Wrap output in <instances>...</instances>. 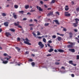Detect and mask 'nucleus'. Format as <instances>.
I'll list each match as a JSON object with an SVG mask.
<instances>
[{"instance_id":"54","label":"nucleus","mask_w":79,"mask_h":79,"mask_svg":"<svg viewBox=\"0 0 79 79\" xmlns=\"http://www.w3.org/2000/svg\"><path fill=\"white\" fill-rule=\"evenodd\" d=\"M18 27H19V28H22V27L20 25H19Z\"/></svg>"},{"instance_id":"15","label":"nucleus","mask_w":79,"mask_h":79,"mask_svg":"<svg viewBox=\"0 0 79 79\" xmlns=\"http://www.w3.org/2000/svg\"><path fill=\"white\" fill-rule=\"evenodd\" d=\"M55 2H56V0H52L50 2L51 4H52L53 3H55Z\"/></svg>"},{"instance_id":"17","label":"nucleus","mask_w":79,"mask_h":79,"mask_svg":"<svg viewBox=\"0 0 79 79\" xmlns=\"http://www.w3.org/2000/svg\"><path fill=\"white\" fill-rule=\"evenodd\" d=\"M57 39H58V41H60V40H61L62 38L58 36L57 38Z\"/></svg>"},{"instance_id":"32","label":"nucleus","mask_w":79,"mask_h":79,"mask_svg":"<svg viewBox=\"0 0 79 79\" xmlns=\"http://www.w3.org/2000/svg\"><path fill=\"white\" fill-rule=\"evenodd\" d=\"M73 24V26L74 27H77V25H76V23H74Z\"/></svg>"},{"instance_id":"58","label":"nucleus","mask_w":79,"mask_h":79,"mask_svg":"<svg viewBox=\"0 0 79 79\" xmlns=\"http://www.w3.org/2000/svg\"><path fill=\"white\" fill-rule=\"evenodd\" d=\"M34 21H35V22H37V20L36 19H34Z\"/></svg>"},{"instance_id":"34","label":"nucleus","mask_w":79,"mask_h":79,"mask_svg":"<svg viewBox=\"0 0 79 79\" xmlns=\"http://www.w3.org/2000/svg\"><path fill=\"white\" fill-rule=\"evenodd\" d=\"M31 65L33 66H34L35 65V63L34 62H32L31 63Z\"/></svg>"},{"instance_id":"57","label":"nucleus","mask_w":79,"mask_h":79,"mask_svg":"<svg viewBox=\"0 0 79 79\" xmlns=\"http://www.w3.org/2000/svg\"><path fill=\"white\" fill-rule=\"evenodd\" d=\"M54 52H55L56 53V52H58V51H57V50H56V49H55L54 50Z\"/></svg>"},{"instance_id":"26","label":"nucleus","mask_w":79,"mask_h":79,"mask_svg":"<svg viewBox=\"0 0 79 79\" xmlns=\"http://www.w3.org/2000/svg\"><path fill=\"white\" fill-rule=\"evenodd\" d=\"M3 56H9L6 53H4Z\"/></svg>"},{"instance_id":"35","label":"nucleus","mask_w":79,"mask_h":79,"mask_svg":"<svg viewBox=\"0 0 79 79\" xmlns=\"http://www.w3.org/2000/svg\"><path fill=\"white\" fill-rule=\"evenodd\" d=\"M56 15H58V16H60V13L58 12H56Z\"/></svg>"},{"instance_id":"27","label":"nucleus","mask_w":79,"mask_h":79,"mask_svg":"<svg viewBox=\"0 0 79 79\" xmlns=\"http://www.w3.org/2000/svg\"><path fill=\"white\" fill-rule=\"evenodd\" d=\"M14 7L15 8H16V9H17L18 8V6L15 5H14Z\"/></svg>"},{"instance_id":"52","label":"nucleus","mask_w":79,"mask_h":79,"mask_svg":"<svg viewBox=\"0 0 79 79\" xmlns=\"http://www.w3.org/2000/svg\"><path fill=\"white\" fill-rule=\"evenodd\" d=\"M61 69H64L65 70V68L64 67H63V66H62L61 68Z\"/></svg>"},{"instance_id":"61","label":"nucleus","mask_w":79,"mask_h":79,"mask_svg":"<svg viewBox=\"0 0 79 79\" xmlns=\"http://www.w3.org/2000/svg\"><path fill=\"white\" fill-rule=\"evenodd\" d=\"M40 3L41 4H43V2L42 1H41Z\"/></svg>"},{"instance_id":"50","label":"nucleus","mask_w":79,"mask_h":79,"mask_svg":"<svg viewBox=\"0 0 79 79\" xmlns=\"http://www.w3.org/2000/svg\"><path fill=\"white\" fill-rule=\"evenodd\" d=\"M59 35H60V36H64V34H60Z\"/></svg>"},{"instance_id":"2","label":"nucleus","mask_w":79,"mask_h":79,"mask_svg":"<svg viewBox=\"0 0 79 79\" xmlns=\"http://www.w3.org/2000/svg\"><path fill=\"white\" fill-rule=\"evenodd\" d=\"M38 45H40V46L41 48H44V44H42V43L40 41L38 43Z\"/></svg>"},{"instance_id":"29","label":"nucleus","mask_w":79,"mask_h":79,"mask_svg":"<svg viewBox=\"0 0 79 79\" xmlns=\"http://www.w3.org/2000/svg\"><path fill=\"white\" fill-rule=\"evenodd\" d=\"M49 25V23H46L44 24L45 26H48Z\"/></svg>"},{"instance_id":"59","label":"nucleus","mask_w":79,"mask_h":79,"mask_svg":"<svg viewBox=\"0 0 79 79\" xmlns=\"http://www.w3.org/2000/svg\"><path fill=\"white\" fill-rule=\"evenodd\" d=\"M72 65H73L74 66H76V64H73Z\"/></svg>"},{"instance_id":"9","label":"nucleus","mask_w":79,"mask_h":79,"mask_svg":"<svg viewBox=\"0 0 79 79\" xmlns=\"http://www.w3.org/2000/svg\"><path fill=\"white\" fill-rule=\"evenodd\" d=\"M4 25L6 27L8 26V22H5L4 23Z\"/></svg>"},{"instance_id":"39","label":"nucleus","mask_w":79,"mask_h":79,"mask_svg":"<svg viewBox=\"0 0 79 79\" xmlns=\"http://www.w3.org/2000/svg\"><path fill=\"white\" fill-rule=\"evenodd\" d=\"M76 10L77 11H78V12L79 11V7H77V8Z\"/></svg>"},{"instance_id":"7","label":"nucleus","mask_w":79,"mask_h":79,"mask_svg":"<svg viewBox=\"0 0 79 79\" xmlns=\"http://www.w3.org/2000/svg\"><path fill=\"white\" fill-rule=\"evenodd\" d=\"M5 34L6 36L7 37H8L9 35H11V34L8 32H6Z\"/></svg>"},{"instance_id":"21","label":"nucleus","mask_w":79,"mask_h":79,"mask_svg":"<svg viewBox=\"0 0 79 79\" xmlns=\"http://www.w3.org/2000/svg\"><path fill=\"white\" fill-rule=\"evenodd\" d=\"M53 51V49L52 48H51V49H50L48 51V52H52Z\"/></svg>"},{"instance_id":"19","label":"nucleus","mask_w":79,"mask_h":79,"mask_svg":"<svg viewBox=\"0 0 79 79\" xmlns=\"http://www.w3.org/2000/svg\"><path fill=\"white\" fill-rule=\"evenodd\" d=\"M8 63V61H3L2 62V63L3 64H7Z\"/></svg>"},{"instance_id":"24","label":"nucleus","mask_w":79,"mask_h":79,"mask_svg":"<svg viewBox=\"0 0 79 79\" xmlns=\"http://www.w3.org/2000/svg\"><path fill=\"white\" fill-rule=\"evenodd\" d=\"M32 34H33V36H34L35 37H36L37 35H36V34H35V33H34V32H32Z\"/></svg>"},{"instance_id":"56","label":"nucleus","mask_w":79,"mask_h":79,"mask_svg":"<svg viewBox=\"0 0 79 79\" xmlns=\"http://www.w3.org/2000/svg\"><path fill=\"white\" fill-rule=\"evenodd\" d=\"M29 26H34V24H30L29 25Z\"/></svg>"},{"instance_id":"55","label":"nucleus","mask_w":79,"mask_h":79,"mask_svg":"<svg viewBox=\"0 0 79 79\" xmlns=\"http://www.w3.org/2000/svg\"><path fill=\"white\" fill-rule=\"evenodd\" d=\"M2 32V28H0V33Z\"/></svg>"},{"instance_id":"49","label":"nucleus","mask_w":79,"mask_h":79,"mask_svg":"<svg viewBox=\"0 0 79 79\" xmlns=\"http://www.w3.org/2000/svg\"><path fill=\"white\" fill-rule=\"evenodd\" d=\"M51 55H52L50 54H48L47 55V56H51Z\"/></svg>"},{"instance_id":"6","label":"nucleus","mask_w":79,"mask_h":79,"mask_svg":"<svg viewBox=\"0 0 79 79\" xmlns=\"http://www.w3.org/2000/svg\"><path fill=\"white\" fill-rule=\"evenodd\" d=\"M36 8H37V10H39V11H43V9L41 8V7H40L37 6Z\"/></svg>"},{"instance_id":"5","label":"nucleus","mask_w":79,"mask_h":79,"mask_svg":"<svg viewBox=\"0 0 79 79\" xmlns=\"http://www.w3.org/2000/svg\"><path fill=\"white\" fill-rule=\"evenodd\" d=\"M68 12H65V16L66 17H69V16H71V14H67L68 13Z\"/></svg>"},{"instance_id":"23","label":"nucleus","mask_w":79,"mask_h":79,"mask_svg":"<svg viewBox=\"0 0 79 79\" xmlns=\"http://www.w3.org/2000/svg\"><path fill=\"white\" fill-rule=\"evenodd\" d=\"M29 6L28 5L25 6V9H27V8H29Z\"/></svg>"},{"instance_id":"48","label":"nucleus","mask_w":79,"mask_h":79,"mask_svg":"<svg viewBox=\"0 0 79 79\" xmlns=\"http://www.w3.org/2000/svg\"><path fill=\"white\" fill-rule=\"evenodd\" d=\"M27 15H31V13H29V12H28V13H27Z\"/></svg>"},{"instance_id":"38","label":"nucleus","mask_w":79,"mask_h":79,"mask_svg":"<svg viewBox=\"0 0 79 79\" xmlns=\"http://www.w3.org/2000/svg\"><path fill=\"white\" fill-rule=\"evenodd\" d=\"M79 56L77 55V60H79Z\"/></svg>"},{"instance_id":"36","label":"nucleus","mask_w":79,"mask_h":79,"mask_svg":"<svg viewBox=\"0 0 79 79\" xmlns=\"http://www.w3.org/2000/svg\"><path fill=\"white\" fill-rule=\"evenodd\" d=\"M55 64H56L57 65H58V64H60V63L57 62H56Z\"/></svg>"},{"instance_id":"63","label":"nucleus","mask_w":79,"mask_h":79,"mask_svg":"<svg viewBox=\"0 0 79 79\" xmlns=\"http://www.w3.org/2000/svg\"><path fill=\"white\" fill-rule=\"evenodd\" d=\"M47 45L48 46V47H50V44H47Z\"/></svg>"},{"instance_id":"25","label":"nucleus","mask_w":79,"mask_h":79,"mask_svg":"<svg viewBox=\"0 0 79 79\" xmlns=\"http://www.w3.org/2000/svg\"><path fill=\"white\" fill-rule=\"evenodd\" d=\"M19 13H21L22 15L23 14V13H24V11L22 10V11H19Z\"/></svg>"},{"instance_id":"33","label":"nucleus","mask_w":79,"mask_h":79,"mask_svg":"<svg viewBox=\"0 0 79 79\" xmlns=\"http://www.w3.org/2000/svg\"><path fill=\"white\" fill-rule=\"evenodd\" d=\"M37 35H40V33L39 32V31H37Z\"/></svg>"},{"instance_id":"3","label":"nucleus","mask_w":79,"mask_h":79,"mask_svg":"<svg viewBox=\"0 0 79 79\" xmlns=\"http://www.w3.org/2000/svg\"><path fill=\"white\" fill-rule=\"evenodd\" d=\"M73 45H74V43H70V45H69L67 46V47L68 48H73Z\"/></svg>"},{"instance_id":"62","label":"nucleus","mask_w":79,"mask_h":79,"mask_svg":"<svg viewBox=\"0 0 79 79\" xmlns=\"http://www.w3.org/2000/svg\"><path fill=\"white\" fill-rule=\"evenodd\" d=\"M44 6L45 8H48V7L46 5H44Z\"/></svg>"},{"instance_id":"1","label":"nucleus","mask_w":79,"mask_h":79,"mask_svg":"<svg viewBox=\"0 0 79 79\" xmlns=\"http://www.w3.org/2000/svg\"><path fill=\"white\" fill-rule=\"evenodd\" d=\"M25 40L27 41H24L25 44H27L28 45H31V43L28 42H29V40H28V39H27V38H26Z\"/></svg>"},{"instance_id":"20","label":"nucleus","mask_w":79,"mask_h":79,"mask_svg":"<svg viewBox=\"0 0 79 79\" xmlns=\"http://www.w3.org/2000/svg\"><path fill=\"white\" fill-rule=\"evenodd\" d=\"M69 64H73V60H70L69 61Z\"/></svg>"},{"instance_id":"53","label":"nucleus","mask_w":79,"mask_h":79,"mask_svg":"<svg viewBox=\"0 0 79 79\" xmlns=\"http://www.w3.org/2000/svg\"><path fill=\"white\" fill-rule=\"evenodd\" d=\"M75 21H79V19H75Z\"/></svg>"},{"instance_id":"22","label":"nucleus","mask_w":79,"mask_h":79,"mask_svg":"<svg viewBox=\"0 0 79 79\" xmlns=\"http://www.w3.org/2000/svg\"><path fill=\"white\" fill-rule=\"evenodd\" d=\"M10 31H11L12 32H15V30L13 29H9Z\"/></svg>"},{"instance_id":"18","label":"nucleus","mask_w":79,"mask_h":79,"mask_svg":"<svg viewBox=\"0 0 79 79\" xmlns=\"http://www.w3.org/2000/svg\"><path fill=\"white\" fill-rule=\"evenodd\" d=\"M15 48L18 50V52H19L20 50H21V49L20 48H19L18 47H15Z\"/></svg>"},{"instance_id":"43","label":"nucleus","mask_w":79,"mask_h":79,"mask_svg":"<svg viewBox=\"0 0 79 79\" xmlns=\"http://www.w3.org/2000/svg\"><path fill=\"white\" fill-rule=\"evenodd\" d=\"M20 40H21V39H20V38L18 37L17 38V40L18 41H20Z\"/></svg>"},{"instance_id":"10","label":"nucleus","mask_w":79,"mask_h":79,"mask_svg":"<svg viewBox=\"0 0 79 79\" xmlns=\"http://www.w3.org/2000/svg\"><path fill=\"white\" fill-rule=\"evenodd\" d=\"M69 37L70 38H71L73 37V34L71 32H70L69 33Z\"/></svg>"},{"instance_id":"47","label":"nucleus","mask_w":79,"mask_h":79,"mask_svg":"<svg viewBox=\"0 0 79 79\" xmlns=\"http://www.w3.org/2000/svg\"><path fill=\"white\" fill-rule=\"evenodd\" d=\"M23 21H26V20H27V18H24L23 19Z\"/></svg>"},{"instance_id":"13","label":"nucleus","mask_w":79,"mask_h":79,"mask_svg":"<svg viewBox=\"0 0 79 79\" xmlns=\"http://www.w3.org/2000/svg\"><path fill=\"white\" fill-rule=\"evenodd\" d=\"M58 51L59 52H60V53H63V52H64V51L62 49H59L58 50Z\"/></svg>"},{"instance_id":"45","label":"nucleus","mask_w":79,"mask_h":79,"mask_svg":"<svg viewBox=\"0 0 79 79\" xmlns=\"http://www.w3.org/2000/svg\"><path fill=\"white\" fill-rule=\"evenodd\" d=\"M74 31L75 32H77V30L76 29H74Z\"/></svg>"},{"instance_id":"42","label":"nucleus","mask_w":79,"mask_h":79,"mask_svg":"<svg viewBox=\"0 0 79 79\" xmlns=\"http://www.w3.org/2000/svg\"><path fill=\"white\" fill-rule=\"evenodd\" d=\"M63 31H67V30H66V28H64V29L63 30Z\"/></svg>"},{"instance_id":"64","label":"nucleus","mask_w":79,"mask_h":79,"mask_svg":"<svg viewBox=\"0 0 79 79\" xmlns=\"http://www.w3.org/2000/svg\"><path fill=\"white\" fill-rule=\"evenodd\" d=\"M29 22H32V19H31L30 20Z\"/></svg>"},{"instance_id":"16","label":"nucleus","mask_w":79,"mask_h":79,"mask_svg":"<svg viewBox=\"0 0 79 79\" xmlns=\"http://www.w3.org/2000/svg\"><path fill=\"white\" fill-rule=\"evenodd\" d=\"M69 51H71L72 52H75V50H74V49H69Z\"/></svg>"},{"instance_id":"44","label":"nucleus","mask_w":79,"mask_h":79,"mask_svg":"<svg viewBox=\"0 0 79 79\" xmlns=\"http://www.w3.org/2000/svg\"><path fill=\"white\" fill-rule=\"evenodd\" d=\"M48 42L50 44H51V43H52V42L51 40H50L48 41Z\"/></svg>"},{"instance_id":"31","label":"nucleus","mask_w":79,"mask_h":79,"mask_svg":"<svg viewBox=\"0 0 79 79\" xmlns=\"http://www.w3.org/2000/svg\"><path fill=\"white\" fill-rule=\"evenodd\" d=\"M28 61L30 62H32V61H33V60L32 59H29Z\"/></svg>"},{"instance_id":"60","label":"nucleus","mask_w":79,"mask_h":79,"mask_svg":"<svg viewBox=\"0 0 79 79\" xmlns=\"http://www.w3.org/2000/svg\"><path fill=\"white\" fill-rule=\"evenodd\" d=\"M52 8H48V10H51Z\"/></svg>"},{"instance_id":"46","label":"nucleus","mask_w":79,"mask_h":79,"mask_svg":"<svg viewBox=\"0 0 79 79\" xmlns=\"http://www.w3.org/2000/svg\"><path fill=\"white\" fill-rule=\"evenodd\" d=\"M71 76L72 77H74V74H72Z\"/></svg>"},{"instance_id":"30","label":"nucleus","mask_w":79,"mask_h":79,"mask_svg":"<svg viewBox=\"0 0 79 79\" xmlns=\"http://www.w3.org/2000/svg\"><path fill=\"white\" fill-rule=\"evenodd\" d=\"M43 40L44 43H46V39H45L44 38H43Z\"/></svg>"},{"instance_id":"14","label":"nucleus","mask_w":79,"mask_h":79,"mask_svg":"<svg viewBox=\"0 0 79 79\" xmlns=\"http://www.w3.org/2000/svg\"><path fill=\"white\" fill-rule=\"evenodd\" d=\"M65 11H68V10H69V8L68 7V6H65Z\"/></svg>"},{"instance_id":"51","label":"nucleus","mask_w":79,"mask_h":79,"mask_svg":"<svg viewBox=\"0 0 79 79\" xmlns=\"http://www.w3.org/2000/svg\"><path fill=\"white\" fill-rule=\"evenodd\" d=\"M30 28V30H31V31H32V30H33V28L31 27Z\"/></svg>"},{"instance_id":"28","label":"nucleus","mask_w":79,"mask_h":79,"mask_svg":"<svg viewBox=\"0 0 79 79\" xmlns=\"http://www.w3.org/2000/svg\"><path fill=\"white\" fill-rule=\"evenodd\" d=\"M2 15L3 16H6V14L5 13H2Z\"/></svg>"},{"instance_id":"11","label":"nucleus","mask_w":79,"mask_h":79,"mask_svg":"<svg viewBox=\"0 0 79 79\" xmlns=\"http://www.w3.org/2000/svg\"><path fill=\"white\" fill-rule=\"evenodd\" d=\"M17 23H14L15 26H19V22H17Z\"/></svg>"},{"instance_id":"4","label":"nucleus","mask_w":79,"mask_h":79,"mask_svg":"<svg viewBox=\"0 0 79 79\" xmlns=\"http://www.w3.org/2000/svg\"><path fill=\"white\" fill-rule=\"evenodd\" d=\"M53 14V12L52 11H50L47 15V16H52Z\"/></svg>"},{"instance_id":"8","label":"nucleus","mask_w":79,"mask_h":79,"mask_svg":"<svg viewBox=\"0 0 79 79\" xmlns=\"http://www.w3.org/2000/svg\"><path fill=\"white\" fill-rule=\"evenodd\" d=\"M13 15L14 18L15 19H17V15L15 14V13H13Z\"/></svg>"},{"instance_id":"40","label":"nucleus","mask_w":79,"mask_h":79,"mask_svg":"<svg viewBox=\"0 0 79 79\" xmlns=\"http://www.w3.org/2000/svg\"><path fill=\"white\" fill-rule=\"evenodd\" d=\"M52 38H54V39L56 38V35H54L53 36H52Z\"/></svg>"},{"instance_id":"41","label":"nucleus","mask_w":79,"mask_h":79,"mask_svg":"<svg viewBox=\"0 0 79 79\" xmlns=\"http://www.w3.org/2000/svg\"><path fill=\"white\" fill-rule=\"evenodd\" d=\"M33 11H35V10L31 9L30 11V12H33Z\"/></svg>"},{"instance_id":"12","label":"nucleus","mask_w":79,"mask_h":79,"mask_svg":"<svg viewBox=\"0 0 79 79\" xmlns=\"http://www.w3.org/2000/svg\"><path fill=\"white\" fill-rule=\"evenodd\" d=\"M54 22H55L56 24H60V23L57 20H53Z\"/></svg>"},{"instance_id":"37","label":"nucleus","mask_w":79,"mask_h":79,"mask_svg":"<svg viewBox=\"0 0 79 79\" xmlns=\"http://www.w3.org/2000/svg\"><path fill=\"white\" fill-rule=\"evenodd\" d=\"M37 38H38L39 39H42V37L41 36H38L37 37Z\"/></svg>"}]
</instances>
